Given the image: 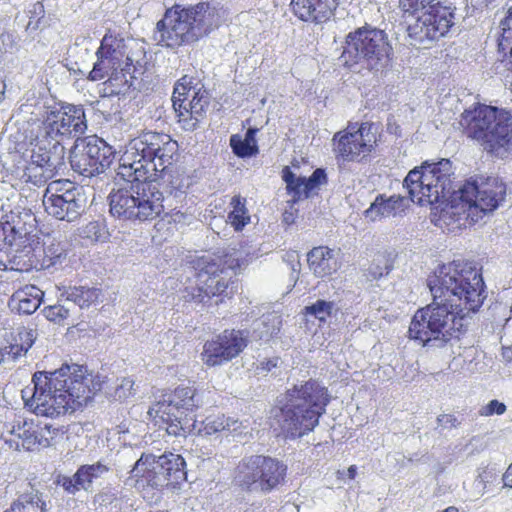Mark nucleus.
I'll return each mask as SVG.
<instances>
[{
  "mask_svg": "<svg viewBox=\"0 0 512 512\" xmlns=\"http://www.w3.org/2000/svg\"><path fill=\"white\" fill-rule=\"evenodd\" d=\"M432 302L412 318L408 333L423 346L443 347L458 339L471 314L487 297L482 274L461 261L441 265L427 280Z\"/></svg>",
  "mask_w": 512,
  "mask_h": 512,
  "instance_id": "obj_1",
  "label": "nucleus"
},
{
  "mask_svg": "<svg viewBox=\"0 0 512 512\" xmlns=\"http://www.w3.org/2000/svg\"><path fill=\"white\" fill-rule=\"evenodd\" d=\"M452 174V163L448 159L424 162L412 169L403 183L412 202L422 206L443 204L436 223L439 227L455 231L468 223H476L504 200L506 188L497 178L470 179L458 190L451 191Z\"/></svg>",
  "mask_w": 512,
  "mask_h": 512,
  "instance_id": "obj_2",
  "label": "nucleus"
},
{
  "mask_svg": "<svg viewBox=\"0 0 512 512\" xmlns=\"http://www.w3.org/2000/svg\"><path fill=\"white\" fill-rule=\"evenodd\" d=\"M178 151V143L170 135L145 132L133 139L121 158L117 175L127 183L109 194L113 217L130 221H149L164 211L165 198L156 181Z\"/></svg>",
  "mask_w": 512,
  "mask_h": 512,
  "instance_id": "obj_3",
  "label": "nucleus"
},
{
  "mask_svg": "<svg viewBox=\"0 0 512 512\" xmlns=\"http://www.w3.org/2000/svg\"><path fill=\"white\" fill-rule=\"evenodd\" d=\"M63 365L52 371H37L33 374V389L30 399H26L27 390L22 391L26 405L33 408L37 415L58 417L77 407L86 405L92 395L101 389L99 382H94L92 376L77 374L81 372L78 366Z\"/></svg>",
  "mask_w": 512,
  "mask_h": 512,
  "instance_id": "obj_4",
  "label": "nucleus"
},
{
  "mask_svg": "<svg viewBox=\"0 0 512 512\" xmlns=\"http://www.w3.org/2000/svg\"><path fill=\"white\" fill-rule=\"evenodd\" d=\"M225 11L219 3H199L189 8L175 5L157 22L154 40L165 47L189 45L218 28Z\"/></svg>",
  "mask_w": 512,
  "mask_h": 512,
  "instance_id": "obj_5",
  "label": "nucleus"
},
{
  "mask_svg": "<svg viewBox=\"0 0 512 512\" xmlns=\"http://www.w3.org/2000/svg\"><path fill=\"white\" fill-rule=\"evenodd\" d=\"M330 402L327 388L316 380L293 385L285 393V403L275 414L287 438H300L312 431Z\"/></svg>",
  "mask_w": 512,
  "mask_h": 512,
  "instance_id": "obj_6",
  "label": "nucleus"
},
{
  "mask_svg": "<svg viewBox=\"0 0 512 512\" xmlns=\"http://www.w3.org/2000/svg\"><path fill=\"white\" fill-rule=\"evenodd\" d=\"M460 124L468 137L479 141L487 152L502 159L512 155V115L509 112L478 105L464 111Z\"/></svg>",
  "mask_w": 512,
  "mask_h": 512,
  "instance_id": "obj_7",
  "label": "nucleus"
},
{
  "mask_svg": "<svg viewBox=\"0 0 512 512\" xmlns=\"http://www.w3.org/2000/svg\"><path fill=\"white\" fill-rule=\"evenodd\" d=\"M392 46L387 34L372 26H364L346 36L340 56L344 66L359 65L374 75H382L390 66Z\"/></svg>",
  "mask_w": 512,
  "mask_h": 512,
  "instance_id": "obj_8",
  "label": "nucleus"
},
{
  "mask_svg": "<svg viewBox=\"0 0 512 512\" xmlns=\"http://www.w3.org/2000/svg\"><path fill=\"white\" fill-rule=\"evenodd\" d=\"M435 1H399L403 13L415 18L407 27L410 45L428 47L426 44L445 36L454 25L455 9L440 6L439 3H434Z\"/></svg>",
  "mask_w": 512,
  "mask_h": 512,
  "instance_id": "obj_9",
  "label": "nucleus"
},
{
  "mask_svg": "<svg viewBox=\"0 0 512 512\" xmlns=\"http://www.w3.org/2000/svg\"><path fill=\"white\" fill-rule=\"evenodd\" d=\"M186 462L179 454L167 453L158 457L152 454H142L135 462L127 479L134 480V486L139 490L151 487L161 490L171 486L175 488L187 478Z\"/></svg>",
  "mask_w": 512,
  "mask_h": 512,
  "instance_id": "obj_10",
  "label": "nucleus"
},
{
  "mask_svg": "<svg viewBox=\"0 0 512 512\" xmlns=\"http://www.w3.org/2000/svg\"><path fill=\"white\" fill-rule=\"evenodd\" d=\"M286 470L287 466L275 458L245 456L235 468L234 482L243 491L267 494L284 481Z\"/></svg>",
  "mask_w": 512,
  "mask_h": 512,
  "instance_id": "obj_11",
  "label": "nucleus"
},
{
  "mask_svg": "<svg viewBox=\"0 0 512 512\" xmlns=\"http://www.w3.org/2000/svg\"><path fill=\"white\" fill-rule=\"evenodd\" d=\"M202 393L194 387H177L163 402L157 403L156 414L166 422L169 435L191 434L197 426L194 411L203 404Z\"/></svg>",
  "mask_w": 512,
  "mask_h": 512,
  "instance_id": "obj_12",
  "label": "nucleus"
},
{
  "mask_svg": "<svg viewBox=\"0 0 512 512\" xmlns=\"http://www.w3.org/2000/svg\"><path fill=\"white\" fill-rule=\"evenodd\" d=\"M113 159L112 147L97 136L76 139L69 155L72 170L87 178L104 173Z\"/></svg>",
  "mask_w": 512,
  "mask_h": 512,
  "instance_id": "obj_13",
  "label": "nucleus"
},
{
  "mask_svg": "<svg viewBox=\"0 0 512 512\" xmlns=\"http://www.w3.org/2000/svg\"><path fill=\"white\" fill-rule=\"evenodd\" d=\"M196 270V286L185 289L184 298L188 301L207 304L214 296L222 295L229 285V272L220 270L221 263L212 261L210 255L193 260Z\"/></svg>",
  "mask_w": 512,
  "mask_h": 512,
  "instance_id": "obj_14",
  "label": "nucleus"
},
{
  "mask_svg": "<svg viewBox=\"0 0 512 512\" xmlns=\"http://www.w3.org/2000/svg\"><path fill=\"white\" fill-rule=\"evenodd\" d=\"M87 130L84 108L71 104L48 107L43 133L56 139H78Z\"/></svg>",
  "mask_w": 512,
  "mask_h": 512,
  "instance_id": "obj_15",
  "label": "nucleus"
},
{
  "mask_svg": "<svg viewBox=\"0 0 512 512\" xmlns=\"http://www.w3.org/2000/svg\"><path fill=\"white\" fill-rule=\"evenodd\" d=\"M124 43L122 39L105 35L100 47L96 51L97 61L90 71L88 78L92 81L102 80L105 77L118 78V73H130L132 60L122 50Z\"/></svg>",
  "mask_w": 512,
  "mask_h": 512,
  "instance_id": "obj_16",
  "label": "nucleus"
},
{
  "mask_svg": "<svg viewBox=\"0 0 512 512\" xmlns=\"http://www.w3.org/2000/svg\"><path fill=\"white\" fill-rule=\"evenodd\" d=\"M248 344V331L224 330L204 344L202 360L208 366L214 367L237 357Z\"/></svg>",
  "mask_w": 512,
  "mask_h": 512,
  "instance_id": "obj_17",
  "label": "nucleus"
},
{
  "mask_svg": "<svg viewBox=\"0 0 512 512\" xmlns=\"http://www.w3.org/2000/svg\"><path fill=\"white\" fill-rule=\"evenodd\" d=\"M374 125L369 122L362 123L359 127L349 126L345 132H339L334 136L335 152L343 161L351 162L363 154H368L376 143Z\"/></svg>",
  "mask_w": 512,
  "mask_h": 512,
  "instance_id": "obj_18",
  "label": "nucleus"
},
{
  "mask_svg": "<svg viewBox=\"0 0 512 512\" xmlns=\"http://www.w3.org/2000/svg\"><path fill=\"white\" fill-rule=\"evenodd\" d=\"M32 165L42 170L41 176L49 179L65 169V147L61 139L42 134L37 137L31 155Z\"/></svg>",
  "mask_w": 512,
  "mask_h": 512,
  "instance_id": "obj_19",
  "label": "nucleus"
},
{
  "mask_svg": "<svg viewBox=\"0 0 512 512\" xmlns=\"http://www.w3.org/2000/svg\"><path fill=\"white\" fill-rule=\"evenodd\" d=\"M43 204L49 215L72 222L84 212L86 197L82 187L68 184V188L59 195H44Z\"/></svg>",
  "mask_w": 512,
  "mask_h": 512,
  "instance_id": "obj_20",
  "label": "nucleus"
},
{
  "mask_svg": "<svg viewBox=\"0 0 512 512\" xmlns=\"http://www.w3.org/2000/svg\"><path fill=\"white\" fill-rule=\"evenodd\" d=\"M110 469V466L102 460L93 464H84L79 466L72 476L59 475L56 483L71 495L81 490L91 492L94 481L103 478Z\"/></svg>",
  "mask_w": 512,
  "mask_h": 512,
  "instance_id": "obj_21",
  "label": "nucleus"
},
{
  "mask_svg": "<svg viewBox=\"0 0 512 512\" xmlns=\"http://www.w3.org/2000/svg\"><path fill=\"white\" fill-rule=\"evenodd\" d=\"M338 5L337 0H292L294 14L306 22L322 23L330 19Z\"/></svg>",
  "mask_w": 512,
  "mask_h": 512,
  "instance_id": "obj_22",
  "label": "nucleus"
},
{
  "mask_svg": "<svg viewBox=\"0 0 512 512\" xmlns=\"http://www.w3.org/2000/svg\"><path fill=\"white\" fill-rule=\"evenodd\" d=\"M338 252L328 247H314L307 255L308 265L317 277H326L340 268Z\"/></svg>",
  "mask_w": 512,
  "mask_h": 512,
  "instance_id": "obj_23",
  "label": "nucleus"
},
{
  "mask_svg": "<svg viewBox=\"0 0 512 512\" xmlns=\"http://www.w3.org/2000/svg\"><path fill=\"white\" fill-rule=\"evenodd\" d=\"M43 296V291L38 287L28 285L12 295L9 305L20 314L30 315L39 308Z\"/></svg>",
  "mask_w": 512,
  "mask_h": 512,
  "instance_id": "obj_24",
  "label": "nucleus"
},
{
  "mask_svg": "<svg viewBox=\"0 0 512 512\" xmlns=\"http://www.w3.org/2000/svg\"><path fill=\"white\" fill-rule=\"evenodd\" d=\"M192 99L186 104V109L183 116L180 120V123L183 124V128L185 130H194L198 123L203 119L205 114V109L209 104L208 93L204 91H192Z\"/></svg>",
  "mask_w": 512,
  "mask_h": 512,
  "instance_id": "obj_25",
  "label": "nucleus"
},
{
  "mask_svg": "<svg viewBox=\"0 0 512 512\" xmlns=\"http://www.w3.org/2000/svg\"><path fill=\"white\" fill-rule=\"evenodd\" d=\"M241 427L242 423L236 419L225 417L224 415L210 416L202 421L197 420V426L191 433L211 436L219 432L227 431L232 434L240 431Z\"/></svg>",
  "mask_w": 512,
  "mask_h": 512,
  "instance_id": "obj_26",
  "label": "nucleus"
},
{
  "mask_svg": "<svg viewBox=\"0 0 512 512\" xmlns=\"http://www.w3.org/2000/svg\"><path fill=\"white\" fill-rule=\"evenodd\" d=\"M405 205L406 199L403 196L392 195L385 199L383 195H379L369 209L366 210V216L372 220H376L378 217L395 216L404 211Z\"/></svg>",
  "mask_w": 512,
  "mask_h": 512,
  "instance_id": "obj_27",
  "label": "nucleus"
},
{
  "mask_svg": "<svg viewBox=\"0 0 512 512\" xmlns=\"http://www.w3.org/2000/svg\"><path fill=\"white\" fill-rule=\"evenodd\" d=\"M100 290L94 287H68L60 292V301H65L73 309L78 306L80 309L87 308L98 301Z\"/></svg>",
  "mask_w": 512,
  "mask_h": 512,
  "instance_id": "obj_28",
  "label": "nucleus"
},
{
  "mask_svg": "<svg viewBox=\"0 0 512 512\" xmlns=\"http://www.w3.org/2000/svg\"><path fill=\"white\" fill-rule=\"evenodd\" d=\"M281 327V315L275 312L264 314L253 322L252 337L255 340L268 342L278 336Z\"/></svg>",
  "mask_w": 512,
  "mask_h": 512,
  "instance_id": "obj_29",
  "label": "nucleus"
},
{
  "mask_svg": "<svg viewBox=\"0 0 512 512\" xmlns=\"http://www.w3.org/2000/svg\"><path fill=\"white\" fill-rule=\"evenodd\" d=\"M46 503L42 494L36 490L23 493L11 504L5 512H46Z\"/></svg>",
  "mask_w": 512,
  "mask_h": 512,
  "instance_id": "obj_30",
  "label": "nucleus"
},
{
  "mask_svg": "<svg viewBox=\"0 0 512 512\" xmlns=\"http://www.w3.org/2000/svg\"><path fill=\"white\" fill-rule=\"evenodd\" d=\"M19 428L18 437L22 440V447L27 451H34L39 448H46L55 444V436L48 437L39 430L32 429V425L26 428Z\"/></svg>",
  "mask_w": 512,
  "mask_h": 512,
  "instance_id": "obj_31",
  "label": "nucleus"
},
{
  "mask_svg": "<svg viewBox=\"0 0 512 512\" xmlns=\"http://www.w3.org/2000/svg\"><path fill=\"white\" fill-rule=\"evenodd\" d=\"M66 259L65 246L55 239H49L48 242H44L43 246V259L41 267L43 269L55 268L61 265Z\"/></svg>",
  "mask_w": 512,
  "mask_h": 512,
  "instance_id": "obj_32",
  "label": "nucleus"
},
{
  "mask_svg": "<svg viewBox=\"0 0 512 512\" xmlns=\"http://www.w3.org/2000/svg\"><path fill=\"white\" fill-rule=\"evenodd\" d=\"M230 205L232 210L228 213V222L235 231H241L250 222V215L246 208V199L240 195H235L232 197Z\"/></svg>",
  "mask_w": 512,
  "mask_h": 512,
  "instance_id": "obj_33",
  "label": "nucleus"
},
{
  "mask_svg": "<svg viewBox=\"0 0 512 512\" xmlns=\"http://www.w3.org/2000/svg\"><path fill=\"white\" fill-rule=\"evenodd\" d=\"M393 269V260L387 253H377L364 274L367 281H377L387 276Z\"/></svg>",
  "mask_w": 512,
  "mask_h": 512,
  "instance_id": "obj_34",
  "label": "nucleus"
},
{
  "mask_svg": "<svg viewBox=\"0 0 512 512\" xmlns=\"http://www.w3.org/2000/svg\"><path fill=\"white\" fill-rule=\"evenodd\" d=\"M171 166L172 164L164 172H157L156 178L159 176V174H162L163 178L167 176L168 178L165 180V182L167 183L168 193L181 201L185 198L186 189L189 186V181L178 172L176 174L169 173Z\"/></svg>",
  "mask_w": 512,
  "mask_h": 512,
  "instance_id": "obj_35",
  "label": "nucleus"
},
{
  "mask_svg": "<svg viewBox=\"0 0 512 512\" xmlns=\"http://www.w3.org/2000/svg\"><path fill=\"white\" fill-rule=\"evenodd\" d=\"M334 311H337V307L333 301L319 299L311 305L306 306L303 313L307 321L314 318L320 322H325Z\"/></svg>",
  "mask_w": 512,
  "mask_h": 512,
  "instance_id": "obj_36",
  "label": "nucleus"
},
{
  "mask_svg": "<svg viewBox=\"0 0 512 512\" xmlns=\"http://www.w3.org/2000/svg\"><path fill=\"white\" fill-rule=\"evenodd\" d=\"M72 312L71 306L65 301H60V297L56 304L47 306L42 310L47 320L59 325L64 324L65 320L70 317Z\"/></svg>",
  "mask_w": 512,
  "mask_h": 512,
  "instance_id": "obj_37",
  "label": "nucleus"
},
{
  "mask_svg": "<svg viewBox=\"0 0 512 512\" xmlns=\"http://www.w3.org/2000/svg\"><path fill=\"white\" fill-rule=\"evenodd\" d=\"M192 91L193 89L191 87L187 88V86L183 83H177L174 87L172 102L173 108L179 117V121L183 116L186 115V113H184L187 104L186 100L187 97L191 95Z\"/></svg>",
  "mask_w": 512,
  "mask_h": 512,
  "instance_id": "obj_38",
  "label": "nucleus"
},
{
  "mask_svg": "<svg viewBox=\"0 0 512 512\" xmlns=\"http://www.w3.org/2000/svg\"><path fill=\"white\" fill-rule=\"evenodd\" d=\"M230 146L233 153L240 158H249L258 153V146L246 142L240 135L230 137Z\"/></svg>",
  "mask_w": 512,
  "mask_h": 512,
  "instance_id": "obj_39",
  "label": "nucleus"
},
{
  "mask_svg": "<svg viewBox=\"0 0 512 512\" xmlns=\"http://www.w3.org/2000/svg\"><path fill=\"white\" fill-rule=\"evenodd\" d=\"M38 333L36 329L21 327L18 329L17 335L14 337L16 344L21 346L22 352L25 354L34 344Z\"/></svg>",
  "mask_w": 512,
  "mask_h": 512,
  "instance_id": "obj_40",
  "label": "nucleus"
},
{
  "mask_svg": "<svg viewBox=\"0 0 512 512\" xmlns=\"http://www.w3.org/2000/svg\"><path fill=\"white\" fill-rule=\"evenodd\" d=\"M212 261H219L221 263L220 270H227L229 272V281L235 274V270L240 267V259L234 257L232 254H225L223 256H211Z\"/></svg>",
  "mask_w": 512,
  "mask_h": 512,
  "instance_id": "obj_41",
  "label": "nucleus"
},
{
  "mask_svg": "<svg viewBox=\"0 0 512 512\" xmlns=\"http://www.w3.org/2000/svg\"><path fill=\"white\" fill-rule=\"evenodd\" d=\"M118 491L112 487H106L97 493L94 497V502L99 503L101 506H110L118 502Z\"/></svg>",
  "mask_w": 512,
  "mask_h": 512,
  "instance_id": "obj_42",
  "label": "nucleus"
},
{
  "mask_svg": "<svg viewBox=\"0 0 512 512\" xmlns=\"http://www.w3.org/2000/svg\"><path fill=\"white\" fill-rule=\"evenodd\" d=\"M24 355L21 350V346L18 344L10 343L0 349V364L7 361H15L18 357Z\"/></svg>",
  "mask_w": 512,
  "mask_h": 512,
  "instance_id": "obj_43",
  "label": "nucleus"
},
{
  "mask_svg": "<svg viewBox=\"0 0 512 512\" xmlns=\"http://www.w3.org/2000/svg\"><path fill=\"white\" fill-rule=\"evenodd\" d=\"M83 235L91 241H99L104 235V227L97 221L89 222L83 228Z\"/></svg>",
  "mask_w": 512,
  "mask_h": 512,
  "instance_id": "obj_44",
  "label": "nucleus"
},
{
  "mask_svg": "<svg viewBox=\"0 0 512 512\" xmlns=\"http://www.w3.org/2000/svg\"><path fill=\"white\" fill-rule=\"evenodd\" d=\"M287 190L289 194L293 195V202H296L298 199H300L302 195L307 198L310 193V189L308 188L305 177H299L292 188H287Z\"/></svg>",
  "mask_w": 512,
  "mask_h": 512,
  "instance_id": "obj_45",
  "label": "nucleus"
},
{
  "mask_svg": "<svg viewBox=\"0 0 512 512\" xmlns=\"http://www.w3.org/2000/svg\"><path fill=\"white\" fill-rule=\"evenodd\" d=\"M134 381L130 378H124L115 389V396L119 400H125L133 394Z\"/></svg>",
  "mask_w": 512,
  "mask_h": 512,
  "instance_id": "obj_46",
  "label": "nucleus"
},
{
  "mask_svg": "<svg viewBox=\"0 0 512 512\" xmlns=\"http://www.w3.org/2000/svg\"><path fill=\"white\" fill-rule=\"evenodd\" d=\"M506 411V405L498 400H491L481 411V415H502Z\"/></svg>",
  "mask_w": 512,
  "mask_h": 512,
  "instance_id": "obj_47",
  "label": "nucleus"
},
{
  "mask_svg": "<svg viewBox=\"0 0 512 512\" xmlns=\"http://www.w3.org/2000/svg\"><path fill=\"white\" fill-rule=\"evenodd\" d=\"M326 181V173L323 169H316L309 178H306V183L308 184V188L310 192L317 188L319 185Z\"/></svg>",
  "mask_w": 512,
  "mask_h": 512,
  "instance_id": "obj_48",
  "label": "nucleus"
},
{
  "mask_svg": "<svg viewBox=\"0 0 512 512\" xmlns=\"http://www.w3.org/2000/svg\"><path fill=\"white\" fill-rule=\"evenodd\" d=\"M68 184H72L69 181L61 182V181H55L53 183H50L46 189V192L44 195H59L63 193L67 188Z\"/></svg>",
  "mask_w": 512,
  "mask_h": 512,
  "instance_id": "obj_49",
  "label": "nucleus"
},
{
  "mask_svg": "<svg viewBox=\"0 0 512 512\" xmlns=\"http://www.w3.org/2000/svg\"><path fill=\"white\" fill-rule=\"evenodd\" d=\"M0 230L2 231L3 240L12 245L14 241H16L15 235H10L15 230V225H12L9 222L0 223Z\"/></svg>",
  "mask_w": 512,
  "mask_h": 512,
  "instance_id": "obj_50",
  "label": "nucleus"
},
{
  "mask_svg": "<svg viewBox=\"0 0 512 512\" xmlns=\"http://www.w3.org/2000/svg\"><path fill=\"white\" fill-rule=\"evenodd\" d=\"M41 433L50 436H55V443L59 437H62L65 431L63 427H55L51 424H45L44 427L40 428Z\"/></svg>",
  "mask_w": 512,
  "mask_h": 512,
  "instance_id": "obj_51",
  "label": "nucleus"
},
{
  "mask_svg": "<svg viewBox=\"0 0 512 512\" xmlns=\"http://www.w3.org/2000/svg\"><path fill=\"white\" fill-rule=\"evenodd\" d=\"M437 422H438L439 426H441L443 428H453V427H457L459 424L457 419L453 415H450V414L439 415L437 417Z\"/></svg>",
  "mask_w": 512,
  "mask_h": 512,
  "instance_id": "obj_52",
  "label": "nucleus"
},
{
  "mask_svg": "<svg viewBox=\"0 0 512 512\" xmlns=\"http://www.w3.org/2000/svg\"><path fill=\"white\" fill-rule=\"evenodd\" d=\"M282 178L286 183L287 188H292L294 183L299 179V177H297L288 166L283 168Z\"/></svg>",
  "mask_w": 512,
  "mask_h": 512,
  "instance_id": "obj_53",
  "label": "nucleus"
},
{
  "mask_svg": "<svg viewBox=\"0 0 512 512\" xmlns=\"http://www.w3.org/2000/svg\"><path fill=\"white\" fill-rule=\"evenodd\" d=\"M280 359L278 357L271 358L260 362L258 369L266 372L272 371L274 368L278 367Z\"/></svg>",
  "mask_w": 512,
  "mask_h": 512,
  "instance_id": "obj_54",
  "label": "nucleus"
},
{
  "mask_svg": "<svg viewBox=\"0 0 512 512\" xmlns=\"http://www.w3.org/2000/svg\"><path fill=\"white\" fill-rule=\"evenodd\" d=\"M256 133H257V129L256 128H248V130L246 131L245 133V136H244V140L252 145H257V141H256Z\"/></svg>",
  "mask_w": 512,
  "mask_h": 512,
  "instance_id": "obj_55",
  "label": "nucleus"
},
{
  "mask_svg": "<svg viewBox=\"0 0 512 512\" xmlns=\"http://www.w3.org/2000/svg\"><path fill=\"white\" fill-rule=\"evenodd\" d=\"M504 487L512 488V463L503 475Z\"/></svg>",
  "mask_w": 512,
  "mask_h": 512,
  "instance_id": "obj_56",
  "label": "nucleus"
},
{
  "mask_svg": "<svg viewBox=\"0 0 512 512\" xmlns=\"http://www.w3.org/2000/svg\"><path fill=\"white\" fill-rule=\"evenodd\" d=\"M188 215L180 210H176V208L172 209L171 218L174 222H185Z\"/></svg>",
  "mask_w": 512,
  "mask_h": 512,
  "instance_id": "obj_57",
  "label": "nucleus"
},
{
  "mask_svg": "<svg viewBox=\"0 0 512 512\" xmlns=\"http://www.w3.org/2000/svg\"><path fill=\"white\" fill-rule=\"evenodd\" d=\"M474 484L477 488H479V495L482 496L485 493L486 481L481 475H479L475 479Z\"/></svg>",
  "mask_w": 512,
  "mask_h": 512,
  "instance_id": "obj_58",
  "label": "nucleus"
},
{
  "mask_svg": "<svg viewBox=\"0 0 512 512\" xmlns=\"http://www.w3.org/2000/svg\"><path fill=\"white\" fill-rule=\"evenodd\" d=\"M295 221V217L293 212L285 211L283 213V222H285L288 225L293 224Z\"/></svg>",
  "mask_w": 512,
  "mask_h": 512,
  "instance_id": "obj_59",
  "label": "nucleus"
},
{
  "mask_svg": "<svg viewBox=\"0 0 512 512\" xmlns=\"http://www.w3.org/2000/svg\"><path fill=\"white\" fill-rule=\"evenodd\" d=\"M25 234H26V232H23L22 228H16V227H15V230L12 233H10V235L16 236V240L22 238Z\"/></svg>",
  "mask_w": 512,
  "mask_h": 512,
  "instance_id": "obj_60",
  "label": "nucleus"
},
{
  "mask_svg": "<svg viewBox=\"0 0 512 512\" xmlns=\"http://www.w3.org/2000/svg\"><path fill=\"white\" fill-rule=\"evenodd\" d=\"M356 471H357V468L355 465H351L349 468H348V477L350 479H354L355 475H356Z\"/></svg>",
  "mask_w": 512,
  "mask_h": 512,
  "instance_id": "obj_61",
  "label": "nucleus"
},
{
  "mask_svg": "<svg viewBox=\"0 0 512 512\" xmlns=\"http://www.w3.org/2000/svg\"><path fill=\"white\" fill-rule=\"evenodd\" d=\"M5 87V83L2 80H0V104L4 100Z\"/></svg>",
  "mask_w": 512,
  "mask_h": 512,
  "instance_id": "obj_62",
  "label": "nucleus"
},
{
  "mask_svg": "<svg viewBox=\"0 0 512 512\" xmlns=\"http://www.w3.org/2000/svg\"><path fill=\"white\" fill-rule=\"evenodd\" d=\"M492 0H476V3L479 5H488Z\"/></svg>",
  "mask_w": 512,
  "mask_h": 512,
  "instance_id": "obj_63",
  "label": "nucleus"
},
{
  "mask_svg": "<svg viewBox=\"0 0 512 512\" xmlns=\"http://www.w3.org/2000/svg\"><path fill=\"white\" fill-rule=\"evenodd\" d=\"M443 512H458V509L454 506L448 507Z\"/></svg>",
  "mask_w": 512,
  "mask_h": 512,
  "instance_id": "obj_64",
  "label": "nucleus"
}]
</instances>
